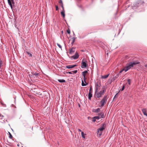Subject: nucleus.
<instances>
[{
	"label": "nucleus",
	"mask_w": 147,
	"mask_h": 147,
	"mask_svg": "<svg viewBox=\"0 0 147 147\" xmlns=\"http://www.w3.org/2000/svg\"><path fill=\"white\" fill-rule=\"evenodd\" d=\"M76 38V37H73L72 38V42H71L72 44H73L75 41V40Z\"/></svg>",
	"instance_id": "obj_23"
},
{
	"label": "nucleus",
	"mask_w": 147,
	"mask_h": 147,
	"mask_svg": "<svg viewBox=\"0 0 147 147\" xmlns=\"http://www.w3.org/2000/svg\"><path fill=\"white\" fill-rule=\"evenodd\" d=\"M8 2L9 5H10L11 7V9H12V3L13 4L14 3V1L13 0H7Z\"/></svg>",
	"instance_id": "obj_6"
},
{
	"label": "nucleus",
	"mask_w": 147,
	"mask_h": 147,
	"mask_svg": "<svg viewBox=\"0 0 147 147\" xmlns=\"http://www.w3.org/2000/svg\"><path fill=\"white\" fill-rule=\"evenodd\" d=\"M139 63V62L136 61L129 62L127 65L125 67L120 71L119 73H121L123 71H125V72H126L131 68L133 67L134 65Z\"/></svg>",
	"instance_id": "obj_1"
},
{
	"label": "nucleus",
	"mask_w": 147,
	"mask_h": 147,
	"mask_svg": "<svg viewBox=\"0 0 147 147\" xmlns=\"http://www.w3.org/2000/svg\"><path fill=\"white\" fill-rule=\"evenodd\" d=\"M88 71H84L83 72H82V74L83 76H84V80L85 82L86 83L85 80H86V78H85V76L86 74L87 73Z\"/></svg>",
	"instance_id": "obj_9"
},
{
	"label": "nucleus",
	"mask_w": 147,
	"mask_h": 147,
	"mask_svg": "<svg viewBox=\"0 0 147 147\" xmlns=\"http://www.w3.org/2000/svg\"><path fill=\"white\" fill-rule=\"evenodd\" d=\"M100 84L98 82H97L95 84V93H97L98 90L100 89Z\"/></svg>",
	"instance_id": "obj_4"
},
{
	"label": "nucleus",
	"mask_w": 147,
	"mask_h": 147,
	"mask_svg": "<svg viewBox=\"0 0 147 147\" xmlns=\"http://www.w3.org/2000/svg\"><path fill=\"white\" fill-rule=\"evenodd\" d=\"M92 87H90V88L89 92H90V93H92Z\"/></svg>",
	"instance_id": "obj_28"
},
{
	"label": "nucleus",
	"mask_w": 147,
	"mask_h": 147,
	"mask_svg": "<svg viewBox=\"0 0 147 147\" xmlns=\"http://www.w3.org/2000/svg\"><path fill=\"white\" fill-rule=\"evenodd\" d=\"M124 88H125V86H123L122 87V89H121V91L123 90L124 89Z\"/></svg>",
	"instance_id": "obj_35"
},
{
	"label": "nucleus",
	"mask_w": 147,
	"mask_h": 147,
	"mask_svg": "<svg viewBox=\"0 0 147 147\" xmlns=\"http://www.w3.org/2000/svg\"><path fill=\"white\" fill-rule=\"evenodd\" d=\"M101 117H100L98 116H96L94 117V118H95L96 120V119H99L101 118Z\"/></svg>",
	"instance_id": "obj_26"
},
{
	"label": "nucleus",
	"mask_w": 147,
	"mask_h": 147,
	"mask_svg": "<svg viewBox=\"0 0 147 147\" xmlns=\"http://www.w3.org/2000/svg\"><path fill=\"white\" fill-rule=\"evenodd\" d=\"M145 67L147 68V64H146L145 65Z\"/></svg>",
	"instance_id": "obj_42"
},
{
	"label": "nucleus",
	"mask_w": 147,
	"mask_h": 147,
	"mask_svg": "<svg viewBox=\"0 0 147 147\" xmlns=\"http://www.w3.org/2000/svg\"><path fill=\"white\" fill-rule=\"evenodd\" d=\"M98 117H101V118H104L105 117V115H104V114L102 112H101L100 113H98Z\"/></svg>",
	"instance_id": "obj_13"
},
{
	"label": "nucleus",
	"mask_w": 147,
	"mask_h": 147,
	"mask_svg": "<svg viewBox=\"0 0 147 147\" xmlns=\"http://www.w3.org/2000/svg\"><path fill=\"white\" fill-rule=\"evenodd\" d=\"M96 94V96L97 97V98H99L101 96L102 94V91H100L99 92Z\"/></svg>",
	"instance_id": "obj_11"
},
{
	"label": "nucleus",
	"mask_w": 147,
	"mask_h": 147,
	"mask_svg": "<svg viewBox=\"0 0 147 147\" xmlns=\"http://www.w3.org/2000/svg\"><path fill=\"white\" fill-rule=\"evenodd\" d=\"M58 81L61 83L65 82V80L63 79H59L58 80Z\"/></svg>",
	"instance_id": "obj_20"
},
{
	"label": "nucleus",
	"mask_w": 147,
	"mask_h": 147,
	"mask_svg": "<svg viewBox=\"0 0 147 147\" xmlns=\"http://www.w3.org/2000/svg\"><path fill=\"white\" fill-rule=\"evenodd\" d=\"M87 61L85 60L84 61V60L83 59L81 63V67L82 68H84L86 67L87 66Z\"/></svg>",
	"instance_id": "obj_5"
},
{
	"label": "nucleus",
	"mask_w": 147,
	"mask_h": 147,
	"mask_svg": "<svg viewBox=\"0 0 147 147\" xmlns=\"http://www.w3.org/2000/svg\"><path fill=\"white\" fill-rule=\"evenodd\" d=\"M117 96H118V93H117L115 95L114 98L117 97Z\"/></svg>",
	"instance_id": "obj_36"
},
{
	"label": "nucleus",
	"mask_w": 147,
	"mask_h": 147,
	"mask_svg": "<svg viewBox=\"0 0 147 147\" xmlns=\"http://www.w3.org/2000/svg\"><path fill=\"white\" fill-rule=\"evenodd\" d=\"M63 31H62V33H63Z\"/></svg>",
	"instance_id": "obj_44"
},
{
	"label": "nucleus",
	"mask_w": 147,
	"mask_h": 147,
	"mask_svg": "<svg viewBox=\"0 0 147 147\" xmlns=\"http://www.w3.org/2000/svg\"><path fill=\"white\" fill-rule=\"evenodd\" d=\"M67 32L68 34H70V30L69 29H68L67 30Z\"/></svg>",
	"instance_id": "obj_32"
},
{
	"label": "nucleus",
	"mask_w": 147,
	"mask_h": 147,
	"mask_svg": "<svg viewBox=\"0 0 147 147\" xmlns=\"http://www.w3.org/2000/svg\"><path fill=\"white\" fill-rule=\"evenodd\" d=\"M59 2L60 4L63 3L62 0H60V1H59Z\"/></svg>",
	"instance_id": "obj_37"
},
{
	"label": "nucleus",
	"mask_w": 147,
	"mask_h": 147,
	"mask_svg": "<svg viewBox=\"0 0 147 147\" xmlns=\"http://www.w3.org/2000/svg\"><path fill=\"white\" fill-rule=\"evenodd\" d=\"M75 49L74 48L72 47L71 49L70 50L69 53L70 54H72L74 53L75 51Z\"/></svg>",
	"instance_id": "obj_12"
},
{
	"label": "nucleus",
	"mask_w": 147,
	"mask_h": 147,
	"mask_svg": "<svg viewBox=\"0 0 147 147\" xmlns=\"http://www.w3.org/2000/svg\"><path fill=\"white\" fill-rule=\"evenodd\" d=\"M61 14L63 18H64L65 17V11H62L61 12Z\"/></svg>",
	"instance_id": "obj_18"
},
{
	"label": "nucleus",
	"mask_w": 147,
	"mask_h": 147,
	"mask_svg": "<svg viewBox=\"0 0 147 147\" xmlns=\"http://www.w3.org/2000/svg\"><path fill=\"white\" fill-rule=\"evenodd\" d=\"M55 7H56V10H57V11L58 10L59 8H58V6L57 5H56Z\"/></svg>",
	"instance_id": "obj_33"
},
{
	"label": "nucleus",
	"mask_w": 147,
	"mask_h": 147,
	"mask_svg": "<svg viewBox=\"0 0 147 147\" xmlns=\"http://www.w3.org/2000/svg\"><path fill=\"white\" fill-rule=\"evenodd\" d=\"M142 111L143 114L147 116V113H146V109H142Z\"/></svg>",
	"instance_id": "obj_14"
},
{
	"label": "nucleus",
	"mask_w": 147,
	"mask_h": 147,
	"mask_svg": "<svg viewBox=\"0 0 147 147\" xmlns=\"http://www.w3.org/2000/svg\"><path fill=\"white\" fill-rule=\"evenodd\" d=\"M106 125L105 124H103L101 127L98 129V134L100 136H101L102 134L103 130L105 128Z\"/></svg>",
	"instance_id": "obj_2"
},
{
	"label": "nucleus",
	"mask_w": 147,
	"mask_h": 147,
	"mask_svg": "<svg viewBox=\"0 0 147 147\" xmlns=\"http://www.w3.org/2000/svg\"><path fill=\"white\" fill-rule=\"evenodd\" d=\"M81 135L82 137L84 138H85V134L84 132H81Z\"/></svg>",
	"instance_id": "obj_22"
},
{
	"label": "nucleus",
	"mask_w": 147,
	"mask_h": 147,
	"mask_svg": "<svg viewBox=\"0 0 147 147\" xmlns=\"http://www.w3.org/2000/svg\"><path fill=\"white\" fill-rule=\"evenodd\" d=\"M78 71L77 70H76L73 71H70L67 72V73H68L70 74H74L76 73Z\"/></svg>",
	"instance_id": "obj_15"
},
{
	"label": "nucleus",
	"mask_w": 147,
	"mask_h": 147,
	"mask_svg": "<svg viewBox=\"0 0 147 147\" xmlns=\"http://www.w3.org/2000/svg\"><path fill=\"white\" fill-rule=\"evenodd\" d=\"M5 117V115H2V114H0V119H3L4 117Z\"/></svg>",
	"instance_id": "obj_25"
},
{
	"label": "nucleus",
	"mask_w": 147,
	"mask_h": 147,
	"mask_svg": "<svg viewBox=\"0 0 147 147\" xmlns=\"http://www.w3.org/2000/svg\"><path fill=\"white\" fill-rule=\"evenodd\" d=\"M5 121H7V120L6 119V120H5Z\"/></svg>",
	"instance_id": "obj_43"
},
{
	"label": "nucleus",
	"mask_w": 147,
	"mask_h": 147,
	"mask_svg": "<svg viewBox=\"0 0 147 147\" xmlns=\"http://www.w3.org/2000/svg\"><path fill=\"white\" fill-rule=\"evenodd\" d=\"M25 53L27 55H28L29 57H32V54L30 53H29L27 51H26L25 52Z\"/></svg>",
	"instance_id": "obj_16"
},
{
	"label": "nucleus",
	"mask_w": 147,
	"mask_h": 147,
	"mask_svg": "<svg viewBox=\"0 0 147 147\" xmlns=\"http://www.w3.org/2000/svg\"><path fill=\"white\" fill-rule=\"evenodd\" d=\"M96 121L95 118H94V117L93 118V119L92 121L93 122H95Z\"/></svg>",
	"instance_id": "obj_34"
},
{
	"label": "nucleus",
	"mask_w": 147,
	"mask_h": 147,
	"mask_svg": "<svg viewBox=\"0 0 147 147\" xmlns=\"http://www.w3.org/2000/svg\"><path fill=\"white\" fill-rule=\"evenodd\" d=\"M100 111V109L99 108H98L97 109H94L93 110V112L95 113H98Z\"/></svg>",
	"instance_id": "obj_17"
},
{
	"label": "nucleus",
	"mask_w": 147,
	"mask_h": 147,
	"mask_svg": "<svg viewBox=\"0 0 147 147\" xmlns=\"http://www.w3.org/2000/svg\"><path fill=\"white\" fill-rule=\"evenodd\" d=\"M125 58H126V59H127L128 58V56L126 55L125 56Z\"/></svg>",
	"instance_id": "obj_40"
},
{
	"label": "nucleus",
	"mask_w": 147,
	"mask_h": 147,
	"mask_svg": "<svg viewBox=\"0 0 147 147\" xmlns=\"http://www.w3.org/2000/svg\"><path fill=\"white\" fill-rule=\"evenodd\" d=\"M78 130L79 131H80V132L81 131V130L80 129H78Z\"/></svg>",
	"instance_id": "obj_41"
},
{
	"label": "nucleus",
	"mask_w": 147,
	"mask_h": 147,
	"mask_svg": "<svg viewBox=\"0 0 147 147\" xmlns=\"http://www.w3.org/2000/svg\"><path fill=\"white\" fill-rule=\"evenodd\" d=\"M109 76V74H108V75L102 76L101 77V78H102V79H105V78H107V77H108Z\"/></svg>",
	"instance_id": "obj_19"
},
{
	"label": "nucleus",
	"mask_w": 147,
	"mask_h": 147,
	"mask_svg": "<svg viewBox=\"0 0 147 147\" xmlns=\"http://www.w3.org/2000/svg\"><path fill=\"white\" fill-rule=\"evenodd\" d=\"M127 81L128 82V84L129 85H130L131 83V81L130 79H129L127 80Z\"/></svg>",
	"instance_id": "obj_29"
},
{
	"label": "nucleus",
	"mask_w": 147,
	"mask_h": 147,
	"mask_svg": "<svg viewBox=\"0 0 147 147\" xmlns=\"http://www.w3.org/2000/svg\"><path fill=\"white\" fill-rule=\"evenodd\" d=\"M107 95H105L104 98L100 101V103L101 104V105L100 106V107H103L104 105L106 103L107 100Z\"/></svg>",
	"instance_id": "obj_3"
},
{
	"label": "nucleus",
	"mask_w": 147,
	"mask_h": 147,
	"mask_svg": "<svg viewBox=\"0 0 147 147\" xmlns=\"http://www.w3.org/2000/svg\"><path fill=\"white\" fill-rule=\"evenodd\" d=\"M8 134L9 135V138L10 139H12L13 138V136L9 132H8Z\"/></svg>",
	"instance_id": "obj_24"
},
{
	"label": "nucleus",
	"mask_w": 147,
	"mask_h": 147,
	"mask_svg": "<svg viewBox=\"0 0 147 147\" xmlns=\"http://www.w3.org/2000/svg\"><path fill=\"white\" fill-rule=\"evenodd\" d=\"M57 45L61 49H62L61 46L60 44H59L58 43H57Z\"/></svg>",
	"instance_id": "obj_30"
},
{
	"label": "nucleus",
	"mask_w": 147,
	"mask_h": 147,
	"mask_svg": "<svg viewBox=\"0 0 147 147\" xmlns=\"http://www.w3.org/2000/svg\"><path fill=\"white\" fill-rule=\"evenodd\" d=\"M60 4V5L61 6V7H63V3H61Z\"/></svg>",
	"instance_id": "obj_38"
},
{
	"label": "nucleus",
	"mask_w": 147,
	"mask_h": 147,
	"mask_svg": "<svg viewBox=\"0 0 147 147\" xmlns=\"http://www.w3.org/2000/svg\"><path fill=\"white\" fill-rule=\"evenodd\" d=\"M88 98L89 99H91V98L92 97V94L90 92H89L88 93Z\"/></svg>",
	"instance_id": "obj_21"
},
{
	"label": "nucleus",
	"mask_w": 147,
	"mask_h": 147,
	"mask_svg": "<svg viewBox=\"0 0 147 147\" xmlns=\"http://www.w3.org/2000/svg\"><path fill=\"white\" fill-rule=\"evenodd\" d=\"M39 74L38 73H37L36 72L34 73V72H33L32 73V74L30 75V76L31 75V76L32 77L35 78L36 77H37Z\"/></svg>",
	"instance_id": "obj_7"
},
{
	"label": "nucleus",
	"mask_w": 147,
	"mask_h": 147,
	"mask_svg": "<svg viewBox=\"0 0 147 147\" xmlns=\"http://www.w3.org/2000/svg\"><path fill=\"white\" fill-rule=\"evenodd\" d=\"M106 91V90L104 88L103 90H102V94L103 95L104 93Z\"/></svg>",
	"instance_id": "obj_31"
},
{
	"label": "nucleus",
	"mask_w": 147,
	"mask_h": 147,
	"mask_svg": "<svg viewBox=\"0 0 147 147\" xmlns=\"http://www.w3.org/2000/svg\"><path fill=\"white\" fill-rule=\"evenodd\" d=\"M79 57V55L78 53L76 52L75 53V55L72 56V58H73L74 59H77Z\"/></svg>",
	"instance_id": "obj_8"
},
{
	"label": "nucleus",
	"mask_w": 147,
	"mask_h": 147,
	"mask_svg": "<svg viewBox=\"0 0 147 147\" xmlns=\"http://www.w3.org/2000/svg\"><path fill=\"white\" fill-rule=\"evenodd\" d=\"M77 66V65H68L66 66V67L68 69H71L72 68L74 67Z\"/></svg>",
	"instance_id": "obj_10"
},
{
	"label": "nucleus",
	"mask_w": 147,
	"mask_h": 147,
	"mask_svg": "<svg viewBox=\"0 0 147 147\" xmlns=\"http://www.w3.org/2000/svg\"><path fill=\"white\" fill-rule=\"evenodd\" d=\"M87 84H86L84 83V81L83 80H82V86H86L87 85Z\"/></svg>",
	"instance_id": "obj_27"
},
{
	"label": "nucleus",
	"mask_w": 147,
	"mask_h": 147,
	"mask_svg": "<svg viewBox=\"0 0 147 147\" xmlns=\"http://www.w3.org/2000/svg\"><path fill=\"white\" fill-rule=\"evenodd\" d=\"M61 7L62 8V11H65L64 7L63 6V7Z\"/></svg>",
	"instance_id": "obj_39"
}]
</instances>
